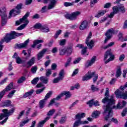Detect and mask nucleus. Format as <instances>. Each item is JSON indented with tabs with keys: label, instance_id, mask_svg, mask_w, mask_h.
Masks as SVG:
<instances>
[{
	"label": "nucleus",
	"instance_id": "1",
	"mask_svg": "<svg viewBox=\"0 0 127 127\" xmlns=\"http://www.w3.org/2000/svg\"><path fill=\"white\" fill-rule=\"evenodd\" d=\"M105 97L102 99V103L103 104H107L106 106H104V115H105L104 119L105 121H108L110 118H112L113 116V109H123L125 106L127 105V102L125 101L122 102V104L119 103L117 104V107L115 106L116 101H115V95H112L110 96V91L109 88H106L105 94Z\"/></svg>",
	"mask_w": 127,
	"mask_h": 127
},
{
	"label": "nucleus",
	"instance_id": "2",
	"mask_svg": "<svg viewBox=\"0 0 127 127\" xmlns=\"http://www.w3.org/2000/svg\"><path fill=\"white\" fill-rule=\"evenodd\" d=\"M21 35H23V33H17L14 31H11L10 34H6L4 39L1 40L0 41V52L2 51V48H3V45L2 44L3 42L8 43V42H10V40L12 39H14L16 37L21 36Z\"/></svg>",
	"mask_w": 127,
	"mask_h": 127
},
{
	"label": "nucleus",
	"instance_id": "3",
	"mask_svg": "<svg viewBox=\"0 0 127 127\" xmlns=\"http://www.w3.org/2000/svg\"><path fill=\"white\" fill-rule=\"evenodd\" d=\"M29 12H27L22 17V18L20 19L19 21H16V25H19L21 22H25V23L21 25L19 27L17 28V30H22L23 28L29 23V21L27 20V17L29 16Z\"/></svg>",
	"mask_w": 127,
	"mask_h": 127
},
{
	"label": "nucleus",
	"instance_id": "4",
	"mask_svg": "<svg viewBox=\"0 0 127 127\" xmlns=\"http://www.w3.org/2000/svg\"><path fill=\"white\" fill-rule=\"evenodd\" d=\"M6 9L4 7H2L0 9V15L1 19V25L3 26L6 24L7 22V14H6Z\"/></svg>",
	"mask_w": 127,
	"mask_h": 127
},
{
	"label": "nucleus",
	"instance_id": "5",
	"mask_svg": "<svg viewBox=\"0 0 127 127\" xmlns=\"http://www.w3.org/2000/svg\"><path fill=\"white\" fill-rule=\"evenodd\" d=\"M14 111H15V108L14 107L9 110L6 109H3L2 112L3 113L0 114V121L3 120V118H8L9 116H12V115H13V113H14Z\"/></svg>",
	"mask_w": 127,
	"mask_h": 127
},
{
	"label": "nucleus",
	"instance_id": "6",
	"mask_svg": "<svg viewBox=\"0 0 127 127\" xmlns=\"http://www.w3.org/2000/svg\"><path fill=\"white\" fill-rule=\"evenodd\" d=\"M111 50H108L106 52L104 55V61H105V64H108V63H109V62H110V61H113L115 60V55L113 54V53L111 52ZM108 57H110V58L108 59ZM107 59L108 60H107Z\"/></svg>",
	"mask_w": 127,
	"mask_h": 127
},
{
	"label": "nucleus",
	"instance_id": "7",
	"mask_svg": "<svg viewBox=\"0 0 127 127\" xmlns=\"http://www.w3.org/2000/svg\"><path fill=\"white\" fill-rule=\"evenodd\" d=\"M81 14V11H76L71 13V14L67 13L64 15V17L66 19H69L70 20H75L77 19V17Z\"/></svg>",
	"mask_w": 127,
	"mask_h": 127
},
{
	"label": "nucleus",
	"instance_id": "8",
	"mask_svg": "<svg viewBox=\"0 0 127 127\" xmlns=\"http://www.w3.org/2000/svg\"><path fill=\"white\" fill-rule=\"evenodd\" d=\"M51 95H52V91H50L48 93H47L45 98L39 101V105L40 109H43V108H44L46 101H47V100H48V99L51 97Z\"/></svg>",
	"mask_w": 127,
	"mask_h": 127
},
{
	"label": "nucleus",
	"instance_id": "9",
	"mask_svg": "<svg viewBox=\"0 0 127 127\" xmlns=\"http://www.w3.org/2000/svg\"><path fill=\"white\" fill-rule=\"evenodd\" d=\"M38 2H40L41 0H43L44 3H48L50 2L48 6V9H53L55 6H56V0H37Z\"/></svg>",
	"mask_w": 127,
	"mask_h": 127
},
{
	"label": "nucleus",
	"instance_id": "10",
	"mask_svg": "<svg viewBox=\"0 0 127 127\" xmlns=\"http://www.w3.org/2000/svg\"><path fill=\"white\" fill-rule=\"evenodd\" d=\"M13 82H11L9 84L6 88L3 89L2 91L0 92V102L1 101L2 98H3V96L5 94V92H8V91H10L11 89L13 88Z\"/></svg>",
	"mask_w": 127,
	"mask_h": 127
},
{
	"label": "nucleus",
	"instance_id": "11",
	"mask_svg": "<svg viewBox=\"0 0 127 127\" xmlns=\"http://www.w3.org/2000/svg\"><path fill=\"white\" fill-rule=\"evenodd\" d=\"M116 13H125L126 12V8L123 4H119L118 6L113 7Z\"/></svg>",
	"mask_w": 127,
	"mask_h": 127
},
{
	"label": "nucleus",
	"instance_id": "12",
	"mask_svg": "<svg viewBox=\"0 0 127 127\" xmlns=\"http://www.w3.org/2000/svg\"><path fill=\"white\" fill-rule=\"evenodd\" d=\"M22 8V3L18 4L16 8L14 10H11L9 12V17L10 18V16L12 14H19L20 13V9Z\"/></svg>",
	"mask_w": 127,
	"mask_h": 127
},
{
	"label": "nucleus",
	"instance_id": "13",
	"mask_svg": "<svg viewBox=\"0 0 127 127\" xmlns=\"http://www.w3.org/2000/svg\"><path fill=\"white\" fill-rule=\"evenodd\" d=\"M64 69H62L59 73V77L54 78L53 81V83H54V84H56L57 83H59L60 81H62L64 78Z\"/></svg>",
	"mask_w": 127,
	"mask_h": 127
},
{
	"label": "nucleus",
	"instance_id": "14",
	"mask_svg": "<svg viewBox=\"0 0 127 127\" xmlns=\"http://www.w3.org/2000/svg\"><path fill=\"white\" fill-rule=\"evenodd\" d=\"M92 37V32H90L88 35V36L87 37L86 40V42L85 43L87 45L88 47H89V49H92V48H93V47H94V40H91L90 41V38H91Z\"/></svg>",
	"mask_w": 127,
	"mask_h": 127
},
{
	"label": "nucleus",
	"instance_id": "15",
	"mask_svg": "<svg viewBox=\"0 0 127 127\" xmlns=\"http://www.w3.org/2000/svg\"><path fill=\"white\" fill-rule=\"evenodd\" d=\"M115 94L117 96V98H121V99H124V100H127V91L122 93V91L117 89L115 91Z\"/></svg>",
	"mask_w": 127,
	"mask_h": 127
},
{
	"label": "nucleus",
	"instance_id": "16",
	"mask_svg": "<svg viewBox=\"0 0 127 127\" xmlns=\"http://www.w3.org/2000/svg\"><path fill=\"white\" fill-rule=\"evenodd\" d=\"M95 74H96V72H91V71H88V73L82 77V80L83 81H88V80L92 79L93 76H95Z\"/></svg>",
	"mask_w": 127,
	"mask_h": 127
},
{
	"label": "nucleus",
	"instance_id": "17",
	"mask_svg": "<svg viewBox=\"0 0 127 127\" xmlns=\"http://www.w3.org/2000/svg\"><path fill=\"white\" fill-rule=\"evenodd\" d=\"M35 63V57H33L31 58V59L28 61L26 64H24L23 65V67H26V68H29L31 67L32 65L34 64Z\"/></svg>",
	"mask_w": 127,
	"mask_h": 127
},
{
	"label": "nucleus",
	"instance_id": "18",
	"mask_svg": "<svg viewBox=\"0 0 127 127\" xmlns=\"http://www.w3.org/2000/svg\"><path fill=\"white\" fill-rule=\"evenodd\" d=\"M28 43H29V39H28L23 43L16 44L15 45V47H17V48L21 49V48H24L26 46H27V44H28Z\"/></svg>",
	"mask_w": 127,
	"mask_h": 127
},
{
	"label": "nucleus",
	"instance_id": "19",
	"mask_svg": "<svg viewBox=\"0 0 127 127\" xmlns=\"http://www.w3.org/2000/svg\"><path fill=\"white\" fill-rule=\"evenodd\" d=\"M88 124H89V122L87 121H82L81 120H77L74 122L73 127H78L80 126V125H86Z\"/></svg>",
	"mask_w": 127,
	"mask_h": 127
},
{
	"label": "nucleus",
	"instance_id": "20",
	"mask_svg": "<svg viewBox=\"0 0 127 127\" xmlns=\"http://www.w3.org/2000/svg\"><path fill=\"white\" fill-rule=\"evenodd\" d=\"M47 52V49H44L41 51L39 52L37 55V60L38 61L40 60V59H42V58L43 57L44 55L45 54V53Z\"/></svg>",
	"mask_w": 127,
	"mask_h": 127
},
{
	"label": "nucleus",
	"instance_id": "21",
	"mask_svg": "<svg viewBox=\"0 0 127 127\" xmlns=\"http://www.w3.org/2000/svg\"><path fill=\"white\" fill-rule=\"evenodd\" d=\"M97 57L96 56H93L91 60L87 61L85 64L86 67H89V66H92L95 62H96V59Z\"/></svg>",
	"mask_w": 127,
	"mask_h": 127
},
{
	"label": "nucleus",
	"instance_id": "22",
	"mask_svg": "<svg viewBox=\"0 0 127 127\" xmlns=\"http://www.w3.org/2000/svg\"><path fill=\"white\" fill-rule=\"evenodd\" d=\"M115 33H116V31H115L114 29H109L106 33L105 36H107L108 37H110V38H112L113 34H115Z\"/></svg>",
	"mask_w": 127,
	"mask_h": 127
},
{
	"label": "nucleus",
	"instance_id": "23",
	"mask_svg": "<svg viewBox=\"0 0 127 127\" xmlns=\"http://www.w3.org/2000/svg\"><path fill=\"white\" fill-rule=\"evenodd\" d=\"M88 27V22L87 20H84L82 22L79 27L80 30H84Z\"/></svg>",
	"mask_w": 127,
	"mask_h": 127
},
{
	"label": "nucleus",
	"instance_id": "24",
	"mask_svg": "<svg viewBox=\"0 0 127 127\" xmlns=\"http://www.w3.org/2000/svg\"><path fill=\"white\" fill-rule=\"evenodd\" d=\"M85 117H86V114L84 113L81 114L78 113L75 116V119L78 120V121H81V119H83Z\"/></svg>",
	"mask_w": 127,
	"mask_h": 127
},
{
	"label": "nucleus",
	"instance_id": "25",
	"mask_svg": "<svg viewBox=\"0 0 127 127\" xmlns=\"http://www.w3.org/2000/svg\"><path fill=\"white\" fill-rule=\"evenodd\" d=\"M85 117H86V114L84 113L81 114L78 113L75 116V119L78 120V121H81V119H83Z\"/></svg>",
	"mask_w": 127,
	"mask_h": 127
},
{
	"label": "nucleus",
	"instance_id": "26",
	"mask_svg": "<svg viewBox=\"0 0 127 127\" xmlns=\"http://www.w3.org/2000/svg\"><path fill=\"white\" fill-rule=\"evenodd\" d=\"M44 41L42 40H35L33 41V44L31 46L32 48H34L36 45L39 44V43H43Z\"/></svg>",
	"mask_w": 127,
	"mask_h": 127
},
{
	"label": "nucleus",
	"instance_id": "27",
	"mask_svg": "<svg viewBox=\"0 0 127 127\" xmlns=\"http://www.w3.org/2000/svg\"><path fill=\"white\" fill-rule=\"evenodd\" d=\"M40 80L42 82V83H43V84H48L49 81V80L48 79V78L45 76L40 77Z\"/></svg>",
	"mask_w": 127,
	"mask_h": 127
},
{
	"label": "nucleus",
	"instance_id": "28",
	"mask_svg": "<svg viewBox=\"0 0 127 127\" xmlns=\"http://www.w3.org/2000/svg\"><path fill=\"white\" fill-rule=\"evenodd\" d=\"M41 30V31H42V32H49V31H50L49 27H48V26H47V25L42 26Z\"/></svg>",
	"mask_w": 127,
	"mask_h": 127
},
{
	"label": "nucleus",
	"instance_id": "29",
	"mask_svg": "<svg viewBox=\"0 0 127 127\" xmlns=\"http://www.w3.org/2000/svg\"><path fill=\"white\" fill-rule=\"evenodd\" d=\"M62 93L63 94V96H65V99H69V98H71L70 91H64Z\"/></svg>",
	"mask_w": 127,
	"mask_h": 127
},
{
	"label": "nucleus",
	"instance_id": "30",
	"mask_svg": "<svg viewBox=\"0 0 127 127\" xmlns=\"http://www.w3.org/2000/svg\"><path fill=\"white\" fill-rule=\"evenodd\" d=\"M33 92H34V90H33V89H31L30 91L25 93L23 95V98H27V97H29V96H31V95L33 94Z\"/></svg>",
	"mask_w": 127,
	"mask_h": 127
},
{
	"label": "nucleus",
	"instance_id": "31",
	"mask_svg": "<svg viewBox=\"0 0 127 127\" xmlns=\"http://www.w3.org/2000/svg\"><path fill=\"white\" fill-rule=\"evenodd\" d=\"M91 90L92 92H98L100 91V88L96 87L95 85L92 84L91 86Z\"/></svg>",
	"mask_w": 127,
	"mask_h": 127
},
{
	"label": "nucleus",
	"instance_id": "32",
	"mask_svg": "<svg viewBox=\"0 0 127 127\" xmlns=\"http://www.w3.org/2000/svg\"><path fill=\"white\" fill-rule=\"evenodd\" d=\"M107 11L106 10H101L99 11L98 14L95 15V17H100V16H103L105 13H106Z\"/></svg>",
	"mask_w": 127,
	"mask_h": 127
},
{
	"label": "nucleus",
	"instance_id": "33",
	"mask_svg": "<svg viewBox=\"0 0 127 127\" xmlns=\"http://www.w3.org/2000/svg\"><path fill=\"white\" fill-rule=\"evenodd\" d=\"M121 75H122V69L119 68L117 69L115 76L116 78H119V77H121Z\"/></svg>",
	"mask_w": 127,
	"mask_h": 127
},
{
	"label": "nucleus",
	"instance_id": "34",
	"mask_svg": "<svg viewBox=\"0 0 127 127\" xmlns=\"http://www.w3.org/2000/svg\"><path fill=\"white\" fill-rule=\"evenodd\" d=\"M71 61H72V58H68V59L67 60L66 63L65 64H64V67L65 68H67L68 66H70V64H71Z\"/></svg>",
	"mask_w": 127,
	"mask_h": 127
},
{
	"label": "nucleus",
	"instance_id": "35",
	"mask_svg": "<svg viewBox=\"0 0 127 127\" xmlns=\"http://www.w3.org/2000/svg\"><path fill=\"white\" fill-rule=\"evenodd\" d=\"M67 120V117H63L59 121V123L61 124H65L66 123V121Z\"/></svg>",
	"mask_w": 127,
	"mask_h": 127
},
{
	"label": "nucleus",
	"instance_id": "36",
	"mask_svg": "<svg viewBox=\"0 0 127 127\" xmlns=\"http://www.w3.org/2000/svg\"><path fill=\"white\" fill-rule=\"evenodd\" d=\"M42 25L40 23H37L34 26V28H35L36 29H41L42 28Z\"/></svg>",
	"mask_w": 127,
	"mask_h": 127
},
{
	"label": "nucleus",
	"instance_id": "37",
	"mask_svg": "<svg viewBox=\"0 0 127 127\" xmlns=\"http://www.w3.org/2000/svg\"><path fill=\"white\" fill-rule=\"evenodd\" d=\"M56 111V110L55 109H54L50 110L48 112V113L47 114V116H48V117H50L51 116H53V115H54V113H55Z\"/></svg>",
	"mask_w": 127,
	"mask_h": 127
},
{
	"label": "nucleus",
	"instance_id": "38",
	"mask_svg": "<svg viewBox=\"0 0 127 127\" xmlns=\"http://www.w3.org/2000/svg\"><path fill=\"white\" fill-rule=\"evenodd\" d=\"M113 9V12H112L110 15H108V17H109V18H113V17H114V16L115 15V14H117V13L116 12V11L115 10V9L114 8H112Z\"/></svg>",
	"mask_w": 127,
	"mask_h": 127
},
{
	"label": "nucleus",
	"instance_id": "39",
	"mask_svg": "<svg viewBox=\"0 0 127 127\" xmlns=\"http://www.w3.org/2000/svg\"><path fill=\"white\" fill-rule=\"evenodd\" d=\"M95 101V99H92L91 100L88 101L86 104L89 105L90 108H92L93 105H94V101Z\"/></svg>",
	"mask_w": 127,
	"mask_h": 127
},
{
	"label": "nucleus",
	"instance_id": "40",
	"mask_svg": "<svg viewBox=\"0 0 127 127\" xmlns=\"http://www.w3.org/2000/svg\"><path fill=\"white\" fill-rule=\"evenodd\" d=\"M66 52H67V56H70L73 52V48L72 47L68 48L66 49Z\"/></svg>",
	"mask_w": 127,
	"mask_h": 127
},
{
	"label": "nucleus",
	"instance_id": "41",
	"mask_svg": "<svg viewBox=\"0 0 127 127\" xmlns=\"http://www.w3.org/2000/svg\"><path fill=\"white\" fill-rule=\"evenodd\" d=\"M99 114H100V113H99V112L96 111V112H94L93 113V114L92 115V117L94 119H97V118L99 117Z\"/></svg>",
	"mask_w": 127,
	"mask_h": 127
},
{
	"label": "nucleus",
	"instance_id": "42",
	"mask_svg": "<svg viewBox=\"0 0 127 127\" xmlns=\"http://www.w3.org/2000/svg\"><path fill=\"white\" fill-rule=\"evenodd\" d=\"M114 45H115V42H112L107 46H105L103 48L104 49H108V48H110V47H112V46H114Z\"/></svg>",
	"mask_w": 127,
	"mask_h": 127
},
{
	"label": "nucleus",
	"instance_id": "43",
	"mask_svg": "<svg viewBox=\"0 0 127 127\" xmlns=\"http://www.w3.org/2000/svg\"><path fill=\"white\" fill-rule=\"evenodd\" d=\"M26 80V78L24 76H22L21 78H20L18 81L17 83L18 84H21V83H23L24 81H25Z\"/></svg>",
	"mask_w": 127,
	"mask_h": 127
},
{
	"label": "nucleus",
	"instance_id": "44",
	"mask_svg": "<svg viewBox=\"0 0 127 127\" xmlns=\"http://www.w3.org/2000/svg\"><path fill=\"white\" fill-rule=\"evenodd\" d=\"M38 81H39V78L38 77H35L31 81V83L33 85H36Z\"/></svg>",
	"mask_w": 127,
	"mask_h": 127
},
{
	"label": "nucleus",
	"instance_id": "45",
	"mask_svg": "<svg viewBox=\"0 0 127 127\" xmlns=\"http://www.w3.org/2000/svg\"><path fill=\"white\" fill-rule=\"evenodd\" d=\"M24 113H25V110H23L21 112H20L18 114V117L16 118L17 120H20V119H21V117L23 116Z\"/></svg>",
	"mask_w": 127,
	"mask_h": 127
},
{
	"label": "nucleus",
	"instance_id": "46",
	"mask_svg": "<svg viewBox=\"0 0 127 127\" xmlns=\"http://www.w3.org/2000/svg\"><path fill=\"white\" fill-rule=\"evenodd\" d=\"M66 41H67L66 39L61 40L59 42L60 45H61V46H64V45L66 44Z\"/></svg>",
	"mask_w": 127,
	"mask_h": 127
},
{
	"label": "nucleus",
	"instance_id": "47",
	"mask_svg": "<svg viewBox=\"0 0 127 127\" xmlns=\"http://www.w3.org/2000/svg\"><path fill=\"white\" fill-rule=\"evenodd\" d=\"M62 32V30H58L56 32V33L55 34V35L54 36V38H56V39L58 38V36H59V35H60V34H61Z\"/></svg>",
	"mask_w": 127,
	"mask_h": 127
},
{
	"label": "nucleus",
	"instance_id": "48",
	"mask_svg": "<svg viewBox=\"0 0 127 127\" xmlns=\"http://www.w3.org/2000/svg\"><path fill=\"white\" fill-rule=\"evenodd\" d=\"M36 71H37V66H34L31 69V71L32 73H33V74H35V73H36Z\"/></svg>",
	"mask_w": 127,
	"mask_h": 127
},
{
	"label": "nucleus",
	"instance_id": "49",
	"mask_svg": "<svg viewBox=\"0 0 127 127\" xmlns=\"http://www.w3.org/2000/svg\"><path fill=\"white\" fill-rule=\"evenodd\" d=\"M44 90H45V87H44L41 89H39L36 90V94H41V93H42L44 91Z\"/></svg>",
	"mask_w": 127,
	"mask_h": 127
},
{
	"label": "nucleus",
	"instance_id": "50",
	"mask_svg": "<svg viewBox=\"0 0 127 127\" xmlns=\"http://www.w3.org/2000/svg\"><path fill=\"white\" fill-rule=\"evenodd\" d=\"M74 4V2H65L64 3V6L67 7V6H72Z\"/></svg>",
	"mask_w": 127,
	"mask_h": 127
},
{
	"label": "nucleus",
	"instance_id": "51",
	"mask_svg": "<svg viewBox=\"0 0 127 127\" xmlns=\"http://www.w3.org/2000/svg\"><path fill=\"white\" fill-rule=\"evenodd\" d=\"M11 104L10 100H8L4 103V107H9Z\"/></svg>",
	"mask_w": 127,
	"mask_h": 127
},
{
	"label": "nucleus",
	"instance_id": "52",
	"mask_svg": "<svg viewBox=\"0 0 127 127\" xmlns=\"http://www.w3.org/2000/svg\"><path fill=\"white\" fill-rule=\"evenodd\" d=\"M15 92H16V90H14L11 91L9 93V94L7 95L8 98H12V96H13V94H14V93H15Z\"/></svg>",
	"mask_w": 127,
	"mask_h": 127
},
{
	"label": "nucleus",
	"instance_id": "53",
	"mask_svg": "<svg viewBox=\"0 0 127 127\" xmlns=\"http://www.w3.org/2000/svg\"><path fill=\"white\" fill-rule=\"evenodd\" d=\"M111 122H112V123H114L116 125H118V124H119V121H118V119H115V118H112L111 119Z\"/></svg>",
	"mask_w": 127,
	"mask_h": 127
},
{
	"label": "nucleus",
	"instance_id": "54",
	"mask_svg": "<svg viewBox=\"0 0 127 127\" xmlns=\"http://www.w3.org/2000/svg\"><path fill=\"white\" fill-rule=\"evenodd\" d=\"M66 52V50L63 49L60 50V55H64Z\"/></svg>",
	"mask_w": 127,
	"mask_h": 127
},
{
	"label": "nucleus",
	"instance_id": "55",
	"mask_svg": "<svg viewBox=\"0 0 127 127\" xmlns=\"http://www.w3.org/2000/svg\"><path fill=\"white\" fill-rule=\"evenodd\" d=\"M98 2V0H91L90 2V6L91 7H93L94 5H95V3H97Z\"/></svg>",
	"mask_w": 127,
	"mask_h": 127
},
{
	"label": "nucleus",
	"instance_id": "56",
	"mask_svg": "<svg viewBox=\"0 0 127 127\" xmlns=\"http://www.w3.org/2000/svg\"><path fill=\"white\" fill-rule=\"evenodd\" d=\"M62 97H63V94L62 93L60 95H59L58 96H57L56 98L54 99H55V100L56 101H59V100H60L61 98H62Z\"/></svg>",
	"mask_w": 127,
	"mask_h": 127
},
{
	"label": "nucleus",
	"instance_id": "57",
	"mask_svg": "<svg viewBox=\"0 0 127 127\" xmlns=\"http://www.w3.org/2000/svg\"><path fill=\"white\" fill-rule=\"evenodd\" d=\"M88 48L87 47H84L82 50L81 51V54L82 55H85L86 53H87V49Z\"/></svg>",
	"mask_w": 127,
	"mask_h": 127
},
{
	"label": "nucleus",
	"instance_id": "58",
	"mask_svg": "<svg viewBox=\"0 0 127 127\" xmlns=\"http://www.w3.org/2000/svg\"><path fill=\"white\" fill-rule=\"evenodd\" d=\"M51 74V69L49 68L47 69L46 70V76H47V77H48L49 76H50Z\"/></svg>",
	"mask_w": 127,
	"mask_h": 127
},
{
	"label": "nucleus",
	"instance_id": "59",
	"mask_svg": "<svg viewBox=\"0 0 127 127\" xmlns=\"http://www.w3.org/2000/svg\"><path fill=\"white\" fill-rule=\"evenodd\" d=\"M16 62L17 64H21L22 61L19 57L16 58Z\"/></svg>",
	"mask_w": 127,
	"mask_h": 127
},
{
	"label": "nucleus",
	"instance_id": "60",
	"mask_svg": "<svg viewBox=\"0 0 127 127\" xmlns=\"http://www.w3.org/2000/svg\"><path fill=\"white\" fill-rule=\"evenodd\" d=\"M79 72V69L78 68L75 69L72 73V76L74 77L75 75H77Z\"/></svg>",
	"mask_w": 127,
	"mask_h": 127
},
{
	"label": "nucleus",
	"instance_id": "61",
	"mask_svg": "<svg viewBox=\"0 0 127 127\" xmlns=\"http://www.w3.org/2000/svg\"><path fill=\"white\" fill-rule=\"evenodd\" d=\"M111 5H112V4L108 2L104 5V8H110V7H111Z\"/></svg>",
	"mask_w": 127,
	"mask_h": 127
},
{
	"label": "nucleus",
	"instance_id": "62",
	"mask_svg": "<svg viewBox=\"0 0 127 127\" xmlns=\"http://www.w3.org/2000/svg\"><path fill=\"white\" fill-rule=\"evenodd\" d=\"M82 59L81 58H78L76 59H75V60L74 61H73V64H78V63H79V62H80V61H81V60Z\"/></svg>",
	"mask_w": 127,
	"mask_h": 127
},
{
	"label": "nucleus",
	"instance_id": "63",
	"mask_svg": "<svg viewBox=\"0 0 127 127\" xmlns=\"http://www.w3.org/2000/svg\"><path fill=\"white\" fill-rule=\"evenodd\" d=\"M125 55L124 54H122V55H121L120 57H119V60L121 61V62L124 61V59H125Z\"/></svg>",
	"mask_w": 127,
	"mask_h": 127
},
{
	"label": "nucleus",
	"instance_id": "64",
	"mask_svg": "<svg viewBox=\"0 0 127 127\" xmlns=\"http://www.w3.org/2000/svg\"><path fill=\"white\" fill-rule=\"evenodd\" d=\"M127 109H125L123 110V112L122 113V117H125L126 115H127Z\"/></svg>",
	"mask_w": 127,
	"mask_h": 127
}]
</instances>
